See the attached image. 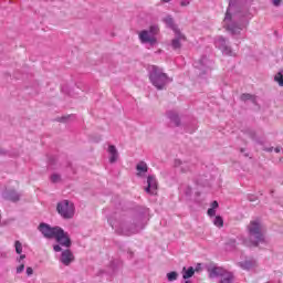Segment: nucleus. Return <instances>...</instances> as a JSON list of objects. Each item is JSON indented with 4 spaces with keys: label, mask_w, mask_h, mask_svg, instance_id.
<instances>
[{
    "label": "nucleus",
    "mask_w": 283,
    "mask_h": 283,
    "mask_svg": "<svg viewBox=\"0 0 283 283\" xmlns=\"http://www.w3.org/2000/svg\"><path fill=\"white\" fill-rule=\"evenodd\" d=\"M235 10H238V7H235V0H230L223 20V25L228 32H231L232 34H240L244 29V23H242V19L240 18V14L235 13Z\"/></svg>",
    "instance_id": "nucleus-1"
},
{
    "label": "nucleus",
    "mask_w": 283,
    "mask_h": 283,
    "mask_svg": "<svg viewBox=\"0 0 283 283\" xmlns=\"http://www.w3.org/2000/svg\"><path fill=\"white\" fill-rule=\"evenodd\" d=\"M247 229L249 239L243 240L245 247H258V244L264 242V227L260 221H251Z\"/></svg>",
    "instance_id": "nucleus-2"
},
{
    "label": "nucleus",
    "mask_w": 283,
    "mask_h": 283,
    "mask_svg": "<svg viewBox=\"0 0 283 283\" xmlns=\"http://www.w3.org/2000/svg\"><path fill=\"white\" fill-rule=\"evenodd\" d=\"M149 81L156 87V90H165L168 83L174 81L171 77L167 76L166 73L156 65H150L148 67Z\"/></svg>",
    "instance_id": "nucleus-3"
},
{
    "label": "nucleus",
    "mask_w": 283,
    "mask_h": 283,
    "mask_svg": "<svg viewBox=\"0 0 283 283\" xmlns=\"http://www.w3.org/2000/svg\"><path fill=\"white\" fill-rule=\"evenodd\" d=\"M158 32H160V28L158 25H151L149 30L139 32V41L154 48V45L158 44V38H156L158 36Z\"/></svg>",
    "instance_id": "nucleus-4"
},
{
    "label": "nucleus",
    "mask_w": 283,
    "mask_h": 283,
    "mask_svg": "<svg viewBox=\"0 0 283 283\" xmlns=\"http://www.w3.org/2000/svg\"><path fill=\"white\" fill-rule=\"evenodd\" d=\"M111 227L113 229H117L118 233H122L123 235H132V233H138V231H143V229H145V221H143V219L135 221L133 228H129V223H122L116 226L112 222Z\"/></svg>",
    "instance_id": "nucleus-5"
},
{
    "label": "nucleus",
    "mask_w": 283,
    "mask_h": 283,
    "mask_svg": "<svg viewBox=\"0 0 283 283\" xmlns=\"http://www.w3.org/2000/svg\"><path fill=\"white\" fill-rule=\"evenodd\" d=\"M56 211L64 220H72V218H74V213H76V208L74 207V202L70 200H62L57 202Z\"/></svg>",
    "instance_id": "nucleus-6"
},
{
    "label": "nucleus",
    "mask_w": 283,
    "mask_h": 283,
    "mask_svg": "<svg viewBox=\"0 0 283 283\" xmlns=\"http://www.w3.org/2000/svg\"><path fill=\"white\" fill-rule=\"evenodd\" d=\"M54 239L59 243L53 245V251H55V253L63 251V248L61 247H65V249H70V247H72V239L70 238V234L64 231L63 228H60V230H57V234H55Z\"/></svg>",
    "instance_id": "nucleus-7"
},
{
    "label": "nucleus",
    "mask_w": 283,
    "mask_h": 283,
    "mask_svg": "<svg viewBox=\"0 0 283 283\" xmlns=\"http://www.w3.org/2000/svg\"><path fill=\"white\" fill-rule=\"evenodd\" d=\"M60 229L61 227H51L48 223H40V226L38 227L40 233H42V235L48 240L54 239L59 233Z\"/></svg>",
    "instance_id": "nucleus-8"
},
{
    "label": "nucleus",
    "mask_w": 283,
    "mask_h": 283,
    "mask_svg": "<svg viewBox=\"0 0 283 283\" xmlns=\"http://www.w3.org/2000/svg\"><path fill=\"white\" fill-rule=\"evenodd\" d=\"M214 43L226 56H237L233 49H231V45H229V41H227V39H224L223 36H217Z\"/></svg>",
    "instance_id": "nucleus-9"
},
{
    "label": "nucleus",
    "mask_w": 283,
    "mask_h": 283,
    "mask_svg": "<svg viewBox=\"0 0 283 283\" xmlns=\"http://www.w3.org/2000/svg\"><path fill=\"white\" fill-rule=\"evenodd\" d=\"M146 182L147 186L144 188L146 193L156 196V193H158V180L156 179V176L149 175Z\"/></svg>",
    "instance_id": "nucleus-10"
},
{
    "label": "nucleus",
    "mask_w": 283,
    "mask_h": 283,
    "mask_svg": "<svg viewBox=\"0 0 283 283\" xmlns=\"http://www.w3.org/2000/svg\"><path fill=\"white\" fill-rule=\"evenodd\" d=\"M75 258H74V253L72 252V250H70L69 248L66 250H63L61 255H60V262L64 265V266H70V264H72V262H74Z\"/></svg>",
    "instance_id": "nucleus-11"
},
{
    "label": "nucleus",
    "mask_w": 283,
    "mask_h": 283,
    "mask_svg": "<svg viewBox=\"0 0 283 283\" xmlns=\"http://www.w3.org/2000/svg\"><path fill=\"white\" fill-rule=\"evenodd\" d=\"M182 41H187V38L180 30L175 31V38L171 41L172 50H180L182 48Z\"/></svg>",
    "instance_id": "nucleus-12"
},
{
    "label": "nucleus",
    "mask_w": 283,
    "mask_h": 283,
    "mask_svg": "<svg viewBox=\"0 0 283 283\" xmlns=\"http://www.w3.org/2000/svg\"><path fill=\"white\" fill-rule=\"evenodd\" d=\"M174 167L176 169H180L181 174H189V171L193 169V164L189 161H182L180 159H176L174 163Z\"/></svg>",
    "instance_id": "nucleus-13"
},
{
    "label": "nucleus",
    "mask_w": 283,
    "mask_h": 283,
    "mask_svg": "<svg viewBox=\"0 0 283 283\" xmlns=\"http://www.w3.org/2000/svg\"><path fill=\"white\" fill-rule=\"evenodd\" d=\"M243 271H251V269H255L258 266V261L253 258H247L244 261L238 263Z\"/></svg>",
    "instance_id": "nucleus-14"
},
{
    "label": "nucleus",
    "mask_w": 283,
    "mask_h": 283,
    "mask_svg": "<svg viewBox=\"0 0 283 283\" xmlns=\"http://www.w3.org/2000/svg\"><path fill=\"white\" fill-rule=\"evenodd\" d=\"M2 198L4 200H10L11 202H19L21 200V195L14 190H4L2 192Z\"/></svg>",
    "instance_id": "nucleus-15"
},
{
    "label": "nucleus",
    "mask_w": 283,
    "mask_h": 283,
    "mask_svg": "<svg viewBox=\"0 0 283 283\" xmlns=\"http://www.w3.org/2000/svg\"><path fill=\"white\" fill-rule=\"evenodd\" d=\"M166 117L168 118V120H170L174 127H180V115H178V112L167 111Z\"/></svg>",
    "instance_id": "nucleus-16"
},
{
    "label": "nucleus",
    "mask_w": 283,
    "mask_h": 283,
    "mask_svg": "<svg viewBox=\"0 0 283 283\" xmlns=\"http://www.w3.org/2000/svg\"><path fill=\"white\" fill-rule=\"evenodd\" d=\"M136 176L138 178H145L147 171H149V167L147 166V163L145 161H139L137 165H136Z\"/></svg>",
    "instance_id": "nucleus-17"
},
{
    "label": "nucleus",
    "mask_w": 283,
    "mask_h": 283,
    "mask_svg": "<svg viewBox=\"0 0 283 283\" xmlns=\"http://www.w3.org/2000/svg\"><path fill=\"white\" fill-rule=\"evenodd\" d=\"M107 153L109 155V163L114 165V163H117L118 160V149L114 145H108Z\"/></svg>",
    "instance_id": "nucleus-18"
},
{
    "label": "nucleus",
    "mask_w": 283,
    "mask_h": 283,
    "mask_svg": "<svg viewBox=\"0 0 283 283\" xmlns=\"http://www.w3.org/2000/svg\"><path fill=\"white\" fill-rule=\"evenodd\" d=\"M163 21L165 22L167 28H170V30H172V32H178V30H180L178 28V24L174 21V17L166 15L165 18H163Z\"/></svg>",
    "instance_id": "nucleus-19"
},
{
    "label": "nucleus",
    "mask_w": 283,
    "mask_h": 283,
    "mask_svg": "<svg viewBox=\"0 0 283 283\" xmlns=\"http://www.w3.org/2000/svg\"><path fill=\"white\" fill-rule=\"evenodd\" d=\"M196 67L206 73L211 67V61H209L207 57H202L196 63Z\"/></svg>",
    "instance_id": "nucleus-20"
},
{
    "label": "nucleus",
    "mask_w": 283,
    "mask_h": 283,
    "mask_svg": "<svg viewBox=\"0 0 283 283\" xmlns=\"http://www.w3.org/2000/svg\"><path fill=\"white\" fill-rule=\"evenodd\" d=\"M196 273V270L193 269V266H190V268H182V271H181V275H182V279L184 280H189V277H193Z\"/></svg>",
    "instance_id": "nucleus-21"
},
{
    "label": "nucleus",
    "mask_w": 283,
    "mask_h": 283,
    "mask_svg": "<svg viewBox=\"0 0 283 283\" xmlns=\"http://www.w3.org/2000/svg\"><path fill=\"white\" fill-rule=\"evenodd\" d=\"M224 272V269L222 268H211L209 269V277H222V273Z\"/></svg>",
    "instance_id": "nucleus-22"
},
{
    "label": "nucleus",
    "mask_w": 283,
    "mask_h": 283,
    "mask_svg": "<svg viewBox=\"0 0 283 283\" xmlns=\"http://www.w3.org/2000/svg\"><path fill=\"white\" fill-rule=\"evenodd\" d=\"M241 101H243L244 103H247V101H252L253 103H255V95H251L249 93H243L241 95Z\"/></svg>",
    "instance_id": "nucleus-23"
},
{
    "label": "nucleus",
    "mask_w": 283,
    "mask_h": 283,
    "mask_svg": "<svg viewBox=\"0 0 283 283\" xmlns=\"http://www.w3.org/2000/svg\"><path fill=\"white\" fill-rule=\"evenodd\" d=\"M274 81L275 83H277V85L280 87H283V74L282 72H277L275 75H274Z\"/></svg>",
    "instance_id": "nucleus-24"
},
{
    "label": "nucleus",
    "mask_w": 283,
    "mask_h": 283,
    "mask_svg": "<svg viewBox=\"0 0 283 283\" xmlns=\"http://www.w3.org/2000/svg\"><path fill=\"white\" fill-rule=\"evenodd\" d=\"M167 280L168 282H176V280H178V272L172 271L167 273Z\"/></svg>",
    "instance_id": "nucleus-25"
},
{
    "label": "nucleus",
    "mask_w": 283,
    "mask_h": 283,
    "mask_svg": "<svg viewBox=\"0 0 283 283\" xmlns=\"http://www.w3.org/2000/svg\"><path fill=\"white\" fill-rule=\"evenodd\" d=\"M214 227H223L224 226V220H222V217H216L213 220Z\"/></svg>",
    "instance_id": "nucleus-26"
},
{
    "label": "nucleus",
    "mask_w": 283,
    "mask_h": 283,
    "mask_svg": "<svg viewBox=\"0 0 283 283\" xmlns=\"http://www.w3.org/2000/svg\"><path fill=\"white\" fill-rule=\"evenodd\" d=\"M14 247L18 255H21V253H23V244H21L20 241H15Z\"/></svg>",
    "instance_id": "nucleus-27"
},
{
    "label": "nucleus",
    "mask_w": 283,
    "mask_h": 283,
    "mask_svg": "<svg viewBox=\"0 0 283 283\" xmlns=\"http://www.w3.org/2000/svg\"><path fill=\"white\" fill-rule=\"evenodd\" d=\"M51 182H54V184L61 182V175L59 174L51 175Z\"/></svg>",
    "instance_id": "nucleus-28"
},
{
    "label": "nucleus",
    "mask_w": 283,
    "mask_h": 283,
    "mask_svg": "<svg viewBox=\"0 0 283 283\" xmlns=\"http://www.w3.org/2000/svg\"><path fill=\"white\" fill-rule=\"evenodd\" d=\"M272 6H274V8H280V6H282L283 0H271Z\"/></svg>",
    "instance_id": "nucleus-29"
},
{
    "label": "nucleus",
    "mask_w": 283,
    "mask_h": 283,
    "mask_svg": "<svg viewBox=\"0 0 283 283\" xmlns=\"http://www.w3.org/2000/svg\"><path fill=\"white\" fill-rule=\"evenodd\" d=\"M22 271H25V263H20V265L17 268V273H21Z\"/></svg>",
    "instance_id": "nucleus-30"
},
{
    "label": "nucleus",
    "mask_w": 283,
    "mask_h": 283,
    "mask_svg": "<svg viewBox=\"0 0 283 283\" xmlns=\"http://www.w3.org/2000/svg\"><path fill=\"white\" fill-rule=\"evenodd\" d=\"M190 3H191L190 0H181V1H180L181 8H187V6H189Z\"/></svg>",
    "instance_id": "nucleus-31"
},
{
    "label": "nucleus",
    "mask_w": 283,
    "mask_h": 283,
    "mask_svg": "<svg viewBox=\"0 0 283 283\" xmlns=\"http://www.w3.org/2000/svg\"><path fill=\"white\" fill-rule=\"evenodd\" d=\"M23 260H25V254H21L18 259H17V263L21 264L23 263Z\"/></svg>",
    "instance_id": "nucleus-32"
},
{
    "label": "nucleus",
    "mask_w": 283,
    "mask_h": 283,
    "mask_svg": "<svg viewBox=\"0 0 283 283\" xmlns=\"http://www.w3.org/2000/svg\"><path fill=\"white\" fill-rule=\"evenodd\" d=\"M27 275L30 277V275H34V270L30 266L27 268Z\"/></svg>",
    "instance_id": "nucleus-33"
},
{
    "label": "nucleus",
    "mask_w": 283,
    "mask_h": 283,
    "mask_svg": "<svg viewBox=\"0 0 283 283\" xmlns=\"http://www.w3.org/2000/svg\"><path fill=\"white\" fill-rule=\"evenodd\" d=\"M67 118H70V116H63L57 118L59 123H67Z\"/></svg>",
    "instance_id": "nucleus-34"
},
{
    "label": "nucleus",
    "mask_w": 283,
    "mask_h": 283,
    "mask_svg": "<svg viewBox=\"0 0 283 283\" xmlns=\"http://www.w3.org/2000/svg\"><path fill=\"white\" fill-rule=\"evenodd\" d=\"M208 216H210V217L216 216V209H213V208L208 209Z\"/></svg>",
    "instance_id": "nucleus-35"
},
{
    "label": "nucleus",
    "mask_w": 283,
    "mask_h": 283,
    "mask_svg": "<svg viewBox=\"0 0 283 283\" xmlns=\"http://www.w3.org/2000/svg\"><path fill=\"white\" fill-rule=\"evenodd\" d=\"M211 207H212L211 209H218V201H213Z\"/></svg>",
    "instance_id": "nucleus-36"
},
{
    "label": "nucleus",
    "mask_w": 283,
    "mask_h": 283,
    "mask_svg": "<svg viewBox=\"0 0 283 283\" xmlns=\"http://www.w3.org/2000/svg\"><path fill=\"white\" fill-rule=\"evenodd\" d=\"M163 3H171V0H160V6H163Z\"/></svg>",
    "instance_id": "nucleus-37"
},
{
    "label": "nucleus",
    "mask_w": 283,
    "mask_h": 283,
    "mask_svg": "<svg viewBox=\"0 0 283 283\" xmlns=\"http://www.w3.org/2000/svg\"><path fill=\"white\" fill-rule=\"evenodd\" d=\"M274 151H275L276 154H280V153L282 151V148H281V147H276V148L274 149Z\"/></svg>",
    "instance_id": "nucleus-38"
},
{
    "label": "nucleus",
    "mask_w": 283,
    "mask_h": 283,
    "mask_svg": "<svg viewBox=\"0 0 283 283\" xmlns=\"http://www.w3.org/2000/svg\"><path fill=\"white\" fill-rule=\"evenodd\" d=\"M249 200H250V202H253L255 200V197L249 196Z\"/></svg>",
    "instance_id": "nucleus-39"
},
{
    "label": "nucleus",
    "mask_w": 283,
    "mask_h": 283,
    "mask_svg": "<svg viewBox=\"0 0 283 283\" xmlns=\"http://www.w3.org/2000/svg\"><path fill=\"white\" fill-rule=\"evenodd\" d=\"M265 151H273V147L265 148Z\"/></svg>",
    "instance_id": "nucleus-40"
},
{
    "label": "nucleus",
    "mask_w": 283,
    "mask_h": 283,
    "mask_svg": "<svg viewBox=\"0 0 283 283\" xmlns=\"http://www.w3.org/2000/svg\"><path fill=\"white\" fill-rule=\"evenodd\" d=\"M96 143H101V137L97 138Z\"/></svg>",
    "instance_id": "nucleus-41"
},
{
    "label": "nucleus",
    "mask_w": 283,
    "mask_h": 283,
    "mask_svg": "<svg viewBox=\"0 0 283 283\" xmlns=\"http://www.w3.org/2000/svg\"><path fill=\"white\" fill-rule=\"evenodd\" d=\"M185 283H191L190 281H186Z\"/></svg>",
    "instance_id": "nucleus-42"
}]
</instances>
